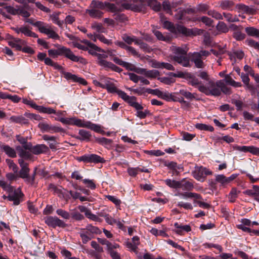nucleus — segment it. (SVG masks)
Masks as SVG:
<instances>
[{"label":"nucleus","instance_id":"nucleus-1","mask_svg":"<svg viewBox=\"0 0 259 259\" xmlns=\"http://www.w3.org/2000/svg\"><path fill=\"white\" fill-rule=\"evenodd\" d=\"M187 51L181 47H175L172 49V52L175 54L172 57V60L182 66L188 67L191 65L190 61L194 63L197 68H203L205 67L203 60L205 57L210 55V53L206 50H201L199 52L190 53L189 57L186 56Z\"/></svg>","mask_w":259,"mask_h":259},{"label":"nucleus","instance_id":"nucleus-2","mask_svg":"<svg viewBox=\"0 0 259 259\" xmlns=\"http://www.w3.org/2000/svg\"><path fill=\"white\" fill-rule=\"evenodd\" d=\"M57 46L58 47L57 49H50L48 50V54L50 57L55 58L59 56H64L73 62H79L82 64L86 63V60L84 58L75 55L69 48L61 46L59 45H58Z\"/></svg>","mask_w":259,"mask_h":259},{"label":"nucleus","instance_id":"nucleus-3","mask_svg":"<svg viewBox=\"0 0 259 259\" xmlns=\"http://www.w3.org/2000/svg\"><path fill=\"white\" fill-rule=\"evenodd\" d=\"M198 90L207 96H219L221 95L220 87L217 85V82L209 81L207 87L201 85L198 87Z\"/></svg>","mask_w":259,"mask_h":259},{"label":"nucleus","instance_id":"nucleus-4","mask_svg":"<svg viewBox=\"0 0 259 259\" xmlns=\"http://www.w3.org/2000/svg\"><path fill=\"white\" fill-rule=\"evenodd\" d=\"M76 159L78 162H83L85 163H103L106 161V160L103 157L96 154H84L81 156L77 157Z\"/></svg>","mask_w":259,"mask_h":259},{"label":"nucleus","instance_id":"nucleus-5","mask_svg":"<svg viewBox=\"0 0 259 259\" xmlns=\"http://www.w3.org/2000/svg\"><path fill=\"white\" fill-rule=\"evenodd\" d=\"M212 174V171L203 166H196L192 171L193 177L197 181L201 182L204 181L206 177Z\"/></svg>","mask_w":259,"mask_h":259},{"label":"nucleus","instance_id":"nucleus-6","mask_svg":"<svg viewBox=\"0 0 259 259\" xmlns=\"http://www.w3.org/2000/svg\"><path fill=\"white\" fill-rule=\"evenodd\" d=\"M91 7L92 8L104 10L105 8H108L111 12H116L120 10L118 7L114 4L108 2H102L99 1L93 0L91 4Z\"/></svg>","mask_w":259,"mask_h":259},{"label":"nucleus","instance_id":"nucleus-7","mask_svg":"<svg viewBox=\"0 0 259 259\" xmlns=\"http://www.w3.org/2000/svg\"><path fill=\"white\" fill-rule=\"evenodd\" d=\"M44 220L45 223L48 226L53 228H56L57 227L65 228L67 227V224L57 217H46L44 218Z\"/></svg>","mask_w":259,"mask_h":259},{"label":"nucleus","instance_id":"nucleus-8","mask_svg":"<svg viewBox=\"0 0 259 259\" xmlns=\"http://www.w3.org/2000/svg\"><path fill=\"white\" fill-rule=\"evenodd\" d=\"M55 120L59 121L64 124L76 125L78 127H82L84 120L77 118L76 117L71 118H55Z\"/></svg>","mask_w":259,"mask_h":259},{"label":"nucleus","instance_id":"nucleus-9","mask_svg":"<svg viewBox=\"0 0 259 259\" xmlns=\"http://www.w3.org/2000/svg\"><path fill=\"white\" fill-rule=\"evenodd\" d=\"M38 127L42 132H49L51 133L64 132V130L61 127L53 126L45 122L39 123L38 124Z\"/></svg>","mask_w":259,"mask_h":259},{"label":"nucleus","instance_id":"nucleus-10","mask_svg":"<svg viewBox=\"0 0 259 259\" xmlns=\"http://www.w3.org/2000/svg\"><path fill=\"white\" fill-rule=\"evenodd\" d=\"M24 196L22 192L20 191L18 192V190H15L14 193L9 194L7 196V199L10 201H13V204L15 205H19L22 200L21 199Z\"/></svg>","mask_w":259,"mask_h":259},{"label":"nucleus","instance_id":"nucleus-11","mask_svg":"<svg viewBox=\"0 0 259 259\" xmlns=\"http://www.w3.org/2000/svg\"><path fill=\"white\" fill-rule=\"evenodd\" d=\"M186 80H187L189 84L195 88H197L198 89V87H200L201 85H204L202 81L197 78L196 73L192 74L191 73L187 72Z\"/></svg>","mask_w":259,"mask_h":259},{"label":"nucleus","instance_id":"nucleus-12","mask_svg":"<svg viewBox=\"0 0 259 259\" xmlns=\"http://www.w3.org/2000/svg\"><path fill=\"white\" fill-rule=\"evenodd\" d=\"M82 127L89 128L96 133L101 134H105V131L102 129L101 125L94 123L90 121L84 120Z\"/></svg>","mask_w":259,"mask_h":259},{"label":"nucleus","instance_id":"nucleus-13","mask_svg":"<svg viewBox=\"0 0 259 259\" xmlns=\"http://www.w3.org/2000/svg\"><path fill=\"white\" fill-rule=\"evenodd\" d=\"M236 149L243 152H249L253 155L259 156V148L254 146H237Z\"/></svg>","mask_w":259,"mask_h":259},{"label":"nucleus","instance_id":"nucleus-14","mask_svg":"<svg viewBox=\"0 0 259 259\" xmlns=\"http://www.w3.org/2000/svg\"><path fill=\"white\" fill-rule=\"evenodd\" d=\"M175 28V30L172 33L176 35L182 34L185 36H190L193 34L191 29L187 28L182 25L176 24Z\"/></svg>","mask_w":259,"mask_h":259},{"label":"nucleus","instance_id":"nucleus-15","mask_svg":"<svg viewBox=\"0 0 259 259\" xmlns=\"http://www.w3.org/2000/svg\"><path fill=\"white\" fill-rule=\"evenodd\" d=\"M146 8L145 3L142 0H132V11L141 12Z\"/></svg>","mask_w":259,"mask_h":259},{"label":"nucleus","instance_id":"nucleus-16","mask_svg":"<svg viewBox=\"0 0 259 259\" xmlns=\"http://www.w3.org/2000/svg\"><path fill=\"white\" fill-rule=\"evenodd\" d=\"M79 136L74 137L76 139L79 140L81 141L89 142L91 141L92 137L91 133L90 131L80 129L78 132Z\"/></svg>","mask_w":259,"mask_h":259},{"label":"nucleus","instance_id":"nucleus-17","mask_svg":"<svg viewBox=\"0 0 259 259\" xmlns=\"http://www.w3.org/2000/svg\"><path fill=\"white\" fill-rule=\"evenodd\" d=\"M152 67L158 69H166L168 70L175 71V68L170 64L165 62H160L157 61L152 62Z\"/></svg>","mask_w":259,"mask_h":259},{"label":"nucleus","instance_id":"nucleus-18","mask_svg":"<svg viewBox=\"0 0 259 259\" xmlns=\"http://www.w3.org/2000/svg\"><path fill=\"white\" fill-rule=\"evenodd\" d=\"M35 27L38 28L40 32L46 34L50 29L52 27L51 25L45 23L42 21L35 22Z\"/></svg>","mask_w":259,"mask_h":259},{"label":"nucleus","instance_id":"nucleus-19","mask_svg":"<svg viewBox=\"0 0 259 259\" xmlns=\"http://www.w3.org/2000/svg\"><path fill=\"white\" fill-rule=\"evenodd\" d=\"M0 148L10 157L15 158L17 156L16 152L14 149L8 145L1 144Z\"/></svg>","mask_w":259,"mask_h":259},{"label":"nucleus","instance_id":"nucleus-20","mask_svg":"<svg viewBox=\"0 0 259 259\" xmlns=\"http://www.w3.org/2000/svg\"><path fill=\"white\" fill-rule=\"evenodd\" d=\"M174 227L177 229L175 230V232L181 235H183L184 231L189 232L191 231V228L189 225H182L177 222L174 224Z\"/></svg>","mask_w":259,"mask_h":259},{"label":"nucleus","instance_id":"nucleus-21","mask_svg":"<svg viewBox=\"0 0 259 259\" xmlns=\"http://www.w3.org/2000/svg\"><path fill=\"white\" fill-rule=\"evenodd\" d=\"M95 142L98 144L104 146L107 148H110L112 146L113 141L111 139H107L105 137L97 138L95 137Z\"/></svg>","mask_w":259,"mask_h":259},{"label":"nucleus","instance_id":"nucleus-22","mask_svg":"<svg viewBox=\"0 0 259 259\" xmlns=\"http://www.w3.org/2000/svg\"><path fill=\"white\" fill-rule=\"evenodd\" d=\"M49 151V148L45 144H37L33 146L32 153L35 155L46 153Z\"/></svg>","mask_w":259,"mask_h":259},{"label":"nucleus","instance_id":"nucleus-23","mask_svg":"<svg viewBox=\"0 0 259 259\" xmlns=\"http://www.w3.org/2000/svg\"><path fill=\"white\" fill-rule=\"evenodd\" d=\"M34 109L40 113H47L48 114L56 113V110L51 107H47L43 106L33 105Z\"/></svg>","mask_w":259,"mask_h":259},{"label":"nucleus","instance_id":"nucleus-24","mask_svg":"<svg viewBox=\"0 0 259 259\" xmlns=\"http://www.w3.org/2000/svg\"><path fill=\"white\" fill-rule=\"evenodd\" d=\"M104 89H106L108 93H116L120 97L121 96V92L123 91L118 89L113 83L110 82L109 84H105L104 86Z\"/></svg>","mask_w":259,"mask_h":259},{"label":"nucleus","instance_id":"nucleus-25","mask_svg":"<svg viewBox=\"0 0 259 259\" xmlns=\"http://www.w3.org/2000/svg\"><path fill=\"white\" fill-rule=\"evenodd\" d=\"M120 98L133 107L135 103H136L137 98L135 96H129L124 92H121Z\"/></svg>","mask_w":259,"mask_h":259},{"label":"nucleus","instance_id":"nucleus-26","mask_svg":"<svg viewBox=\"0 0 259 259\" xmlns=\"http://www.w3.org/2000/svg\"><path fill=\"white\" fill-rule=\"evenodd\" d=\"M178 93V95H181L183 97H184L186 99L192 101L194 99L198 100L196 98L197 94L196 93H191V92L185 90H180L179 92Z\"/></svg>","mask_w":259,"mask_h":259},{"label":"nucleus","instance_id":"nucleus-27","mask_svg":"<svg viewBox=\"0 0 259 259\" xmlns=\"http://www.w3.org/2000/svg\"><path fill=\"white\" fill-rule=\"evenodd\" d=\"M21 33L23 34L25 36L28 37H32L34 38H37L38 35L35 33L32 32L29 28V26L27 25L21 26Z\"/></svg>","mask_w":259,"mask_h":259},{"label":"nucleus","instance_id":"nucleus-28","mask_svg":"<svg viewBox=\"0 0 259 259\" xmlns=\"http://www.w3.org/2000/svg\"><path fill=\"white\" fill-rule=\"evenodd\" d=\"M217 85L218 87H220L221 93L223 92L224 94L228 95L231 94L232 92L231 88L227 87L223 80H220L217 81Z\"/></svg>","mask_w":259,"mask_h":259},{"label":"nucleus","instance_id":"nucleus-29","mask_svg":"<svg viewBox=\"0 0 259 259\" xmlns=\"http://www.w3.org/2000/svg\"><path fill=\"white\" fill-rule=\"evenodd\" d=\"M179 185L178 188H180L183 191H190L194 188L193 184L189 181L183 180L180 182V184Z\"/></svg>","mask_w":259,"mask_h":259},{"label":"nucleus","instance_id":"nucleus-30","mask_svg":"<svg viewBox=\"0 0 259 259\" xmlns=\"http://www.w3.org/2000/svg\"><path fill=\"white\" fill-rule=\"evenodd\" d=\"M10 119L11 121L17 123L24 124L28 123V120L22 115L12 116L10 117Z\"/></svg>","mask_w":259,"mask_h":259},{"label":"nucleus","instance_id":"nucleus-31","mask_svg":"<svg viewBox=\"0 0 259 259\" xmlns=\"http://www.w3.org/2000/svg\"><path fill=\"white\" fill-rule=\"evenodd\" d=\"M102 64L105 65L106 70L111 69L112 71L120 73L122 71V69L119 67L116 66L111 62H102Z\"/></svg>","mask_w":259,"mask_h":259},{"label":"nucleus","instance_id":"nucleus-32","mask_svg":"<svg viewBox=\"0 0 259 259\" xmlns=\"http://www.w3.org/2000/svg\"><path fill=\"white\" fill-rule=\"evenodd\" d=\"M175 95H178V93H174L173 94L169 93L168 92H162L160 98L167 102L173 101Z\"/></svg>","mask_w":259,"mask_h":259},{"label":"nucleus","instance_id":"nucleus-33","mask_svg":"<svg viewBox=\"0 0 259 259\" xmlns=\"http://www.w3.org/2000/svg\"><path fill=\"white\" fill-rule=\"evenodd\" d=\"M0 187H1L4 190L7 191L9 194L14 193L15 190H16L13 186L2 180H0Z\"/></svg>","mask_w":259,"mask_h":259},{"label":"nucleus","instance_id":"nucleus-34","mask_svg":"<svg viewBox=\"0 0 259 259\" xmlns=\"http://www.w3.org/2000/svg\"><path fill=\"white\" fill-rule=\"evenodd\" d=\"M29 172L30 168L28 167V166L23 167L22 166L17 175L19 177L25 179V180H26L27 178H28Z\"/></svg>","mask_w":259,"mask_h":259},{"label":"nucleus","instance_id":"nucleus-35","mask_svg":"<svg viewBox=\"0 0 259 259\" xmlns=\"http://www.w3.org/2000/svg\"><path fill=\"white\" fill-rule=\"evenodd\" d=\"M88 13L89 15L94 18H100L103 16V13L95 8H92L91 10H88Z\"/></svg>","mask_w":259,"mask_h":259},{"label":"nucleus","instance_id":"nucleus-36","mask_svg":"<svg viewBox=\"0 0 259 259\" xmlns=\"http://www.w3.org/2000/svg\"><path fill=\"white\" fill-rule=\"evenodd\" d=\"M240 192V191H238L237 188H233L230 191L229 195L228 198L229 201L231 203H233L236 201V198L238 197V194Z\"/></svg>","mask_w":259,"mask_h":259},{"label":"nucleus","instance_id":"nucleus-37","mask_svg":"<svg viewBox=\"0 0 259 259\" xmlns=\"http://www.w3.org/2000/svg\"><path fill=\"white\" fill-rule=\"evenodd\" d=\"M118 8L120 10L116 12H112L113 13H115L114 14V18L117 21L123 22L127 20V17L124 14L120 13V12L122 11V9L118 7Z\"/></svg>","mask_w":259,"mask_h":259},{"label":"nucleus","instance_id":"nucleus-38","mask_svg":"<svg viewBox=\"0 0 259 259\" xmlns=\"http://www.w3.org/2000/svg\"><path fill=\"white\" fill-rule=\"evenodd\" d=\"M245 32L249 36L259 38V30L254 27H246Z\"/></svg>","mask_w":259,"mask_h":259},{"label":"nucleus","instance_id":"nucleus-39","mask_svg":"<svg viewBox=\"0 0 259 259\" xmlns=\"http://www.w3.org/2000/svg\"><path fill=\"white\" fill-rule=\"evenodd\" d=\"M17 150L19 151V155L21 158L25 159H28L31 158V155L29 152L26 151L20 147H17Z\"/></svg>","mask_w":259,"mask_h":259},{"label":"nucleus","instance_id":"nucleus-40","mask_svg":"<svg viewBox=\"0 0 259 259\" xmlns=\"http://www.w3.org/2000/svg\"><path fill=\"white\" fill-rule=\"evenodd\" d=\"M153 32L159 40L169 42L171 40L170 37L164 36L163 34L158 30H154Z\"/></svg>","mask_w":259,"mask_h":259},{"label":"nucleus","instance_id":"nucleus-41","mask_svg":"<svg viewBox=\"0 0 259 259\" xmlns=\"http://www.w3.org/2000/svg\"><path fill=\"white\" fill-rule=\"evenodd\" d=\"M1 99H8L14 103H18L21 100V98L16 95H9L7 93H4V95H3V96H2L1 97Z\"/></svg>","mask_w":259,"mask_h":259},{"label":"nucleus","instance_id":"nucleus-42","mask_svg":"<svg viewBox=\"0 0 259 259\" xmlns=\"http://www.w3.org/2000/svg\"><path fill=\"white\" fill-rule=\"evenodd\" d=\"M195 127L199 130L209 131L211 132H213L214 130L212 126L206 125L203 123H197L195 125Z\"/></svg>","mask_w":259,"mask_h":259},{"label":"nucleus","instance_id":"nucleus-43","mask_svg":"<svg viewBox=\"0 0 259 259\" xmlns=\"http://www.w3.org/2000/svg\"><path fill=\"white\" fill-rule=\"evenodd\" d=\"M197 13H201L202 14H207L209 11V6L205 4H200L196 6Z\"/></svg>","mask_w":259,"mask_h":259},{"label":"nucleus","instance_id":"nucleus-44","mask_svg":"<svg viewBox=\"0 0 259 259\" xmlns=\"http://www.w3.org/2000/svg\"><path fill=\"white\" fill-rule=\"evenodd\" d=\"M116 4L121 6L124 9L132 10V0L130 3L126 0H118L116 2Z\"/></svg>","mask_w":259,"mask_h":259},{"label":"nucleus","instance_id":"nucleus-45","mask_svg":"<svg viewBox=\"0 0 259 259\" xmlns=\"http://www.w3.org/2000/svg\"><path fill=\"white\" fill-rule=\"evenodd\" d=\"M81 42L82 43H84L85 45H86L85 46L88 47V48L94 49L95 50H97V51L99 52H104V49H102L100 47H98L96 45L91 42L88 40L83 39V40H81Z\"/></svg>","mask_w":259,"mask_h":259},{"label":"nucleus","instance_id":"nucleus-46","mask_svg":"<svg viewBox=\"0 0 259 259\" xmlns=\"http://www.w3.org/2000/svg\"><path fill=\"white\" fill-rule=\"evenodd\" d=\"M70 217L75 221H79L84 219L83 215L77 210H74L70 213Z\"/></svg>","mask_w":259,"mask_h":259},{"label":"nucleus","instance_id":"nucleus-47","mask_svg":"<svg viewBox=\"0 0 259 259\" xmlns=\"http://www.w3.org/2000/svg\"><path fill=\"white\" fill-rule=\"evenodd\" d=\"M165 184L171 188L177 189L179 188V185L180 184V182L176 180H172L169 179H167L164 181Z\"/></svg>","mask_w":259,"mask_h":259},{"label":"nucleus","instance_id":"nucleus-48","mask_svg":"<svg viewBox=\"0 0 259 259\" xmlns=\"http://www.w3.org/2000/svg\"><path fill=\"white\" fill-rule=\"evenodd\" d=\"M85 230H87L89 231H90V232L92 234V235L94 234H100L101 233V231L98 227L93 226L91 224L87 225L86 228L81 229L82 231H85Z\"/></svg>","mask_w":259,"mask_h":259},{"label":"nucleus","instance_id":"nucleus-49","mask_svg":"<svg viewBox=\"0 0 259 259\" xmlns=\"http://www.w3.org/2000/svg\"><path fill=\"white\" fill-rule=\"evenodd\" d=\"M216 27L217 30L221 32L226 33L229 31V28L227 25L222 21H219Z\"/></svg>","mask_w":259,"mask_h":259},{"label":"nucleus","instance_id":"nucleus-50","mask_svg":"<svg viewBox=\"0 0 259 259\" xmlns=\"http://www.w3.org/2000/svg\"><path fill=\"white\" fill-rule=\"evenodd\" d=\"M6 161L9 168L11 169L14 173L17 174L18 172L19 168L18 166L14 162V161L10 159H7Z\"/></svg>","mask_w":259,"mask_h":259},{"label":"nucleus","instance_id":"nucleus-51","mask_svg":"<svg viewBox=\"0 0 259 259\" xmlns=\"http://www.w3.org/2000/svg\"><path fill=\"white\" fill-rule=\"evenodd\" d=\"M82 183L87 185V187L91 190H95L96 188V185L93 180L85 179L82 180Z\"/></svg>","mask_w":259,"mask_h":259},{"label":"nucleus","instance_id":"nucleus-52","mask_svg":"<svg viewBox=\"0 0 259 259\" xmlns=\"http://www.w3.org/2000/svg\"><path fill=\"white\" fill-rule=\"evenodd\" d=\"M197 20L201 21L207 26L210 27L212 25L213 21L206 16H202L197 19Z\"/></svg>","mask_w":259,"mask_h":259},{"label":"nucleus","instance_id":"nucleus-53","mask_svg":"<svg viewBox=\"0 0 259 259\" xmlns=\"http://www.w3.org/2000/svg\"><path fill=\"white\" fill-rule=\"evenodd\" d=\"M159 75V72L156 70H147L146 69V72L144 75L149 78H155Z\"/></svg>","mask_w":259,"mask_h":259},{"label":"nucleus","instance_id":"nucleus-54","mask_svg":"<svg viewBox=\"0 0 259 259\" xmlns=\"http://www.w3.org/2000/svg\"><path fill=\"white\" fill-rule=\"evenodd\" d=\"M233 5V2L230 1H222L220 4V7L223 10L229 9L231 8Z\"/></svg>","mask_w":259,"mask_h":259},{"label":"nucleus","instance_id":"nucleus-55","mask_svg":"<svg viewBox=\"0 0 259 259\" xmlns=\"http://www.w3.org/2000/svg\"><path fill=\"white\" fill-rule=\"evenodd\" d=\"M176 195L179 196L183 198H192L193 196H197L196 193H193L191 192H186L179 193Z\"/></svg>","mask_w":259,"mask_h":259},{"label":"nucleus","instance_id":"nucleus-56","mask_svg":"<svg viewBox=\"0 0 259 259\" xmlns=\"http://www.w3.org/2000/svg\"><path fill=\"white\" fill-rule=\"evenodd\" d=\"M56 213L64 219L68 220L70 218V213L62 209H58L56 210Z\"/></svg>","mask_w":259,"mask_h":259},{"label":"nucleus","instance_id":"nucleus-57","mask_svg":"<svg viewBox=\"0 0 259 259\" xmlns=\"http://www.w3.org/2000/svg\"><path fill=\"white\" fill-rule=\"evenodd\" d=\"M236 227L238 229L242 230L243 232L248 233L250 235H253V231H254V230H252L250 228L244 226L243 224L237 225Z\"/></svg>","mask_w":259,"mask_h":259},{"label":"nucleus","instance_id":"nucleus-58","mask_svg":"<svg viewBox=\"0 0 259 259\" xmlns=\"http://www.w3.org/2000/svg\"><path fill=\"white\" fill-rule=\"evenodd\" d=\"M207 14L217 20H222L223 19L221 13L214 10H209L207 12Z\"/></svg>","mask_w":259,"mask_h":259},{"label":"nucleus","instance_id":"nucleus-59","mask_svg":"<svg viewBox=\"0 0 259 259\" xmlns=\"http://www.w3.org/2000/svg\"><path fill=\"white\" fill-rule=\"evenodd\" d=\"M107 55L104 54H99L98 53V55L97 56V59H98V64L99 65L101 66H103L105 68V65L102 64V62L103 61L104 62H108L107 61L104 60V59H106L107 58Z\"/></svg>","mask_w":259,"mask_h":259},{"label":"nucleus","instance_id":"nucleus-60","mask_svg":"<svg viewBox=\"0 0 259 259\" xmlns=\"http://www.w3.org/2000/svg\"><path fill=\"white\" fill-rule=\"evenodd\" d=\"M7 12L13 15H18L19 9H16L14 7L11 6H6L4 7Z\"/></svg>","mask_w":259,"mask_h":259},{"label":"nucleus","instance_id":"nucleus-61","mask_svg":"<svg viewBox=\"0 0 259 259\" xmlns=\"http://www.w3.org/2000/svg\"><path fill=\"white\" fill-rule=\"evenodd\" d=\"M146 92L148 94H150L152 95H154L157 96L158 98L161 97L162 91H160L158 89H146Z\"/></svg>","mask_w":259,"mask_h":259},{"label":"nucleus","instance_id":"nucleus-62","mask_svg":"<svg viewBox=\"0 0 259 259\" xmlns=\"http://www.w3.org/2000/svg\"><path fill=\"white\" fill-rule=\"evenodd\" d=\"M150 114V111L148 110H145V111H142V110H141L137 111L136 115L140 119H144Z\"/></svg>","mask_w":259,"mask_h":259},{"label":"nucleus","instance_id":"nucleus-63","mask_svg":"<svg viewBox=\"0 0 259 259\" xmlns=\"http://www.w3.org/2000/svg\"><path fill=\"white\" fill-rule=\"evenodd\" d=\"M49 38L55 39H58L59 38V35L53 30L52 27L46 34Z\"/></svg>","mask_w":259,"mask_h":259},{"label":"nucleus","instance_id":"nucleus-64","mask_svg":"<svg viewBox=\"0 0 259 259\" xmlns=\"http://www.w3.org/2000/svg\"><path fill=\"white\" fill-rule=\"evenodd\" d=\"M247 44L250 47L254 48L255 49L259 50V41L256 42L252 39H247L246 40Z\"/></svg>","mask_w":259,"mask_h":259}]
</instances>
